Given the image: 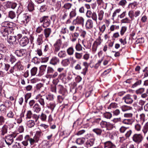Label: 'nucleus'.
I'll return each instance as SVG.
<instances>
[{
  "label": "nucleus",
  "mask_w": 148,
  "mask_h": 148,
  "mask_svg": "<svg viewBox=\"0 0 148 148\" xmlns=\"http://www.w3.org/2000/svg\"><path fill=\"white\" fill-rule=\"evenodd\" d=\"M35 99L37 100L42 106L44 107L45 105L44 99H46L47 101L52 100L54 98L53 95L48 94L41 95L39 94L36 97Z\"/></svg>",
  "instance_id": "f257e3e1"
},
{
  "label": "nucleus",
  "mask_w": 148,
  "mask_h": 148,
  "mask_svg": "<svg viewBox=\"0 0 148 148\" xmlns=\"http://www.w3.org/2000/svg\"><path fill=\"white\" fill-rule=\"evenodd\" d=\"M39 21L40 23L42 24V26L44 28L49 26L51 24V21L48 16H44L41 17Z\"/></svg>",
  "instance_id": "f03ea898"
},
{
  "label": "nucleus",
  "mask_w": 148,
  "mask_h": 148,
  "mask_svg": "<svg viewBox=\"0 0 148 148\" xmlns=\"http://www.w3.org/2000/svg\"><path fill=\"white\" fill-rule=\"evenodd\" d=\"M17 134L16 133H14L6 136L5 141L7 145L8 146L11 145L14 141L13 138H15Z\"/></svg>",
  "instance_id": "7ed1b4c3"
},
{
  "label": "nucleus",
  "mask_w": 148,
  "mask_h": 148,
  "mask_svg": "<svg viewBox=\"0 0 148 148\" xmlns=\"http://www.w3.org/2000/svg\"><path fill=\"white\" fill-rule=\"evenodd\" d=\"M17 18L19 19L21 23L25 25L29 22L30 19V17L26 14H23L20 17L18 16Z\"/></svg>",
  "instance_id": "20e7f679"
},
{
  "label": "nucleus",
  "mask_w": 148,
  "mask_h": 148,
  "mask_svg": "<svg viewBox=\"0 0 148 148\" xmlns=\"http://www.w3.org/2000/svg\"><path fill=\"white\" fill-rule=\"evenodd\" d=\"M133 140L137 144L140 143L143 139V137L142 134H134L132 137Z\"/></svg>",
  "instance_id": "39448f33"
},
{
  "label": "nucleus",
  "mask_w": 148,
  "mask_h": 148,
  "mask_svg": "<svg viewBox=\"0 0 148 148\" xmlns=\"http://www.w3.org/2000/svg\"><path fill=\"white\" fill-rule=\"evenodd\" d=\"M61 40L60 39H58L54 44L53 45L54 47V51L55 54H56L60 50L61 47Z\"/></svg>",
  "instance_id": "423d86ee"
},
{
  "label": "nucleus",
  "mask_w": 148,
  "mask_h": 148,
  "mask_svg": "<svg viewBox=\"0 0 148 148\" xmlns=\"http://www.w3.org/2000/svg\"><path fill=\"white\" fill-rule=\"evenodd\" d=\"M84 18L81 16H77L76 19L73 20L72 23L74 25H79L83 24L84 21Z\"/></svg>",
  "instance_id": "0eeeda50"
},
{
  "label": "nucleus",
  "mask_w": 148,
  "mask_h": 148,
  "mask_svg": "<svg viewBox=\"0 0 148 148\" xmlns=\"http://www.w3.org/2000/svg\"><path fill=\"white\" fill-rule=\"evenodd\" d=\"M86 15L88 18H91L93 20L97 21V16L95 12L92 13L90 10H88L86 12Z\"/></svg>",
  "instance_id": "6e6552de"
},
{
  "label": "nucleus",
  "mask_w": 148,
  "mask_h": 148,
  "mask_svg": "<svg viewBox=\"0 0 148 148\" xmlns=\"http://www.w3.org/2000/svg\"><path fill=\"white\" fill-rule=\"evenodd\" d=\"M25 138H27V140L29 141L31 145H33L36 143H37L38 140L39 138L37 136H34L33 138H30L28 135H26Z\"/></svg>",
  "instance_id": "1a4fd4ad"
},
{
  "label": "nucleus",
  "mask_w": 148,
  "mask_h": 148,
  "mask_svg": "<svg viewBox=\"0 0 148 148\" xmlns=\"http://www.w3.org/2000/svg\"><path fill=\"white\" fill-rule=\"evenodd\" d=\"M29 40L27 36L23 37L19 41V44L22 47H25L29 42Z\"/></svg>",
  "instance_id": "9d476101"
},
{
  "label": "nucleus",
  "mask_w": 148,
  "mask_h": 148,
  "mask_svg": "<svg viewBox=\"0 0 148 148\" xmlns=\"http://www.w3.org/2000/svg\"><path fill=\"white\" fill-rule=\"evenodd\" d=\"M95 140L94 138L88 139L84 143L85 147L88 148L91 147L94 144Z\"/></svg>",
  "instance_id": "9b49d317"
},
{
  "label": "nucleus",
  "mask_w": 148,
  "mask_h": 148,
  "mask_svg": "<svg viewBox=\"0 0 148 148\" xmlns=\"http://www.w3.org/2000/svg\"><path fill=\"white\" fill-rule=\"evenodd\" d=\"M1 34L3 37H6L8 36L11 32L10 29L7 27H2L1 31Z\"/></svg>",
  "instance_id": "f8f14e48"
},
{
  "label": "nucleus",
  "mask_w": 148,
  "mask_h": 148,
  "mask_svg": "<svg viewBox=\"0 0 148 148\" xmlns=\"http://www.w3.org/2000/svg\"><path fill=\"white\" fill-rule=\"evenodd\" d=\"M25 49H21L16 51L15 53L18 57H21L25 55L26 53Z\"/></svg>",
  "instance_id": "ddd939ff"
},
{
  "label": "nucleus",
  "mask_w": 148,
  "mask_h": 148,
  "mask_svg": "<svg viewBox=\"0 0 148 148\" xmlns=\"http://www.w3.org/2000/svg\"><path fill=\"white\" fill-rule=\"evenodd\" d=\"M86 28L87 29H91L93 27V23L92 20L90 19L87 20L85 24Z\"/></svg>",
  "instance_id": "4468645a"
},
{
  "label": "nucleus",
  "mask_w": 148,
  "mask_h": 148,
  "mask_svg": "<svg viewBox=\"0 0 148 148\" xmlns=\"http://www.w3.org/2000/svg\"><path fill=\"white\" fill-rule=\"evenodd\" d=\"M123 99L124 100L125 102L127 104H131L133 102L132 96L130 95H126L123 98Z\"/></svg>",
  "instance_id": "2eb2a0df"
},
{
  "label": "nucleus",
  "mask_w": 148,
  "mask_h": 148,
  "mask_svg": "<svg viewBox=\"0 0 148 148\" xmlns=\"http://www.w3.org/2000/svg\"><path fill=\"white\" fill-rule=\"evenodd\" d=\"M57 88L59 90V93L62 94L63 95H65L66 92V89L62 86L61 85H58Z\"/></svg>",
  "instance_id": "dca6fc26"
},
{
  "label": "nucleus",
  "mask_w": 148,
  "mask_h": 148,
  "mask_svg": "<svg viewBox=\"0 0 148 148\" xmlns=\"http://www.w3.org/2000/svg\"><path fill=\"white\" fill-rule=\"evenodd\" d=\"M60 60L56 56L53 57L50 60L49 63L53 65H56L59 63Z\"/></svg>",
  "instance_id": "f3484780"
},
{
  "label": "nucleus",
  "mask_w": 148,
  "mask_h": 148,
  "mask_svg": "<svg viewBox=\"0 0 148 148\" xmlns=\"http://www.w3.org/2000/svg\"><path fill=\"white\" fill-rule=\"evenodd\" d=\"M104 148H116L115 145L110 141H108L104 143Z\"/></svg>",
  "instance_id": "a211bd4d"
},
{
  "label": "nucleus",
  "mask_w": 148,
  "mask_h": 148,
  "mask_svg": "<svg viewBox=\"0 0 148 148\" xmlns=\"http://www.w3.org/2000/svg\"><path fill=\"white\" fill-rule=\"evenodd\" d=\"M17 3L15 2L8 1L7 2L6 6L7 8L14 9L17 6Z\"/></svg>",
  "instance_id": "6ab92c4d"
},
{
  "label": "nucleus",
  "mask_w": 148,
  "mask_h": 148,
  "mask_svg": "<svg viewBox=\"0 0 148 148\" xmlns=\"http://www.w3.org/2000/svg\"><path fill=\"white\" fill-rule=\"evenodd\" d=\"M16 39V37L11 36L8 39V41L10 45H16L17 43Z\"/></svg>",
  "instance_id": "aec40b11"
},
{
  "label": "nucleus",
  "mask_w": 148,
  "mask_h": 148,
  "mask_svg": "<svg viewBox=\"0 0 148 148\" xmlns=\"http://www.w3.org/2000/svg\"><path fill=\"white\" fill-rule=\"evenodd\" d=\"M51 32V29L49 28H47L44 29V34L46 38H47L49 36Z\"/></svg>",
  "instance_id": "412c9836"
},
{
  "label": "nucleus",
  "mask_w": 148,
  "mask_h": 148,
  "mask_svg": "<svg viewBox=\"0 0 148 148\" xmlns=\"http://www.w3.org/2000/svg\"><path fill=\"white\" fill-rule=\"evenodd\" d=\"M8 127L6 125H4L1 128V130L0 135L3 136L7 134L8 132Z\"/></svg>",
  "instance_id": "4be33fe9"
},
{
  "label": "nucleus",
  "mask_w": 148,
  "mask_h": 148,
  "mask_svg": "<svg viewBox=\"0 0 148 148\" xmlns=\"http://www.w3.org/2000/svg\"><path fill=\"white\" fill-rule=\"evenodd\" d=\"M33 110L34 112L38 113L41 110L40 106L37 103H36L33 107Z\"/></svg>",
  "instance_id": "5701e85b"
},
{
  "label": "nucleus",
  "mask_w": 148,
  "mask_h": 148,
  "mask_svg": "<svg viewBox=\"0 0 148 148\" xmlns=\"http://www.w3.org/2000/svg\"><path fill=\"white\" fill-rule=\"evenodd\" d=\"M43 34H41L40 35H38L36 42V43L38 45H40L42 44L43 42Z\"/></svg>",
  "instance_id": "b1692460"
},
{
  "label": "nucleus",
  "mask_w": 148,
  "mask_h": 148,
  "mask_svg": "<svg viewBox=\"0 0 148 148\" xmlns=\"http://www.w3.org/2000/svg\"><path fill=\"white\" fill-rule=\"evenodd\" d=\"M79 35V33L76 32H75L71 34V41L73 42L75 41L77 39Z\"/></svg>",
  "instance_id": "393cba45"
},
{
  "label": "nucleus",
  "mask_w": 148,
  "mask_h": 148,
  "mask_svg": "<svg viewBox=\"0 0 148 148\" xmlns=\"http://www.w3.org/2000/svg\"><path fill=\"white\" fill-rule=\"evenodd\" d=\"M56 106V102L54 101L50 102L49 104L47 105V107L48 108L51 110L52 112L53 111Z\"/></svg>",
  "instance_id": "a878e982"
},
{
  "label": "nucleus",
  "mask_w": 148,
  "mask_h": 148,
  "mask_svg": "<svg viewBox=\"0 0 148 148\" xmlns=\"http://www.w3.org/2000/svg\"><path fill=\"white\" fill-rule=\"evenodd\" d=\"M24 116L23 114H21L19 116H17L16 117H15V120L16 121L17 123L18 124L21 123L22 121V118Z\"/></svg>",
  "instance_id": "bb28decb"
},
{
  "label": "nucleus",
  "mask_w": 148,
  "mask_h": 148,
  "mask_svg": "<svg viewBox=\"0 0 148 148\" xmlns=\"http://www.w3.org/2000/svg\"><path fill=\"white\" fill-rule=\"evenodd\" d=\"M135 80L136 82L132 85L131 87L132 88H134L141 84L142 80H141L138 79H136Z\"/></svg>",
  "instance_id": "cd10ccee"
},
{
  "label": "nucleus",
  "mask_w": 148,
  "mask_h": 148,
  "mask_svg": "<svg viewBox=\"0 0 148 148\" xmlns=\"http://www.w3.org/2000/svg\"><path fill=\"white\" fill-rule=\"evenodd\" d=\"M85 141H86L85 138H79L76 140V143L78 145H81L84 144Z\"/></svg>",
  "instance_id": "c85d7f7f"
},
{
  "label": "nucleus",
  "mask_w": 148,
  "mask_h": 148,
  "mask_svg": "<svg viewBox=\"0 0 148 148\" xmlns=\"http://www.w3.org/2000/svg\"><path fill=\"white\" fill-rule=\"evenodd\" d=\"M7 116L9 119H14L15 117L14 112L13 111H9L7 114Z\"/></svg>",
  "instance_id": "c756f323"
},
{
  "label": "nucleus",
  "mask_w": 148,
  "mask_h": 148,
  "mask_svg": "<svg viewBox=\"0 0 148 148\" xmlns=\"http://www.w3.org/2000/svg\"><path fill=\"white\" fill-rule=\"evenodd\" d=\"M142 131L145 135L148 132V122L144 124L143 127Z\"/></svg>",
  "instance_id": "7c9ffc66"
},
{
  "label": "nucleus",
  "mask_w": 148,
  "mask_h": 148,
  "mask_svg": "<svg viewBox=\"0 0 148 148\" xmlns=\"http://www.w3.org/2000/svg\"><path fill=\"white\" fill-rule=\"evenodd\" d=\"M15 67L19 71H22L24 69V66L21 64L19 62L16 63L15 66Z\"/></svg>",
  "instance_id": "2f4dec72"
},
{
  "label": "nucleus",
  "mask_w": 148,
  "mask_h": 148,
  "mask_svg": "<svg viewBox=\"0 0 148 148\" xmlns=\"http://www.w3.org/2000/svg\"><path fill=\"white\" fill-rule=\"evenodd\" d=\"M92 131L95 133L97 135L100 136L102 132V130L99 128H96L92 130Z\"/></svg>",
  "instance_id": "473e14b6"
},
{
  "label": "nucleus",
  "mask_w": 148,
  "mask_h": 148,
  "mask_svg": "<svg viewBox=\"0 0 148 148\" xmlns=\"http://www.w3.org/2000/svg\"><path fill=\"white\" fill-rule=\"evenodd\" d=\"M35 124V121L33 120H29L27 123V126L29 128H32L34 126Z\"/></svg>",
  "instance_id": "72a5a7b5"
},
{
  "label": "nucleus",
  "mask_w": 148,
  "mask_h": 148,
  "mask_svg": "<svg viewBox=\"0 0 148 148\" xmlns=\"http://www.w3.org/2000/svg\"><path fill=\"white\" fill-rule=\"evenodd\" d=\"M128 15L130 18L131 19V21L134 19L135 15L134 11L133 10H131L130 11L128 12Z\"/></svg>",
  "instance_id": "f704fd0d"
},
{
  "label": "nucleus",
  "mask_w": 148,
  "mask_h": 148,
  "mask_svg": "<svg viewBox=\"0 0 148 148\" xmlns=\"http://www.w3.org/2000/svg\"><path fill=\"white\" fill-rule=\"evenodd\" d=\"M34 4L32 1L29 2L28 4L27 8L28 10L30 12L32 11L34 9Z\"/></svg>",
  "instance_id": "c9c22d12"
},
{
  "label": "nucleus",
  "mask_w": 148,
  "mask_h": 148,
  "mask_svg": "<svg viewBox=\"0 0 148 148\" xmlns=\"http://www.w3.org/2000/svg\"><path fill=\"white\" fill-rule=\"evenodd\" d=\"M132 120L130 119H124L122 121V123H123L127 125L131 124L132 123Z\"/></svg>",
  "instance_id": "e433bc0d"
},
{
  "label": "nucleus",
  "mask_w": 148,
  "mask_h": 148,
  "mask_svg": "<svg viewBox=\"0 0 148 148\" xmlns=\"http://www.w3.org/2000/svg\"><path fill=\"white\" fill-rule=\"evenodd\" d=\"M33 114L31 110H29L27 111L26 115V119H31Z\"/></svg>",
  "instance_id": "4c0bfd02"
},
{
  "label": "nucleus",
  "mask_w": 148,
  "mask_h": 148,
  "mask_svg": "<svg viewBox=\"0 0 148 148\" xmlns=\"http://www.w3.org/2000/svg\"><path fill=\"white\" fill-rule=\"evenodd\" d=\"M8 17L12 19H13L16 17L15 12L12 11H9L8 13Z\"/></svg>",
  "instance_id": "58836bf2"
},
{
  "label": "nucleus",
  "mask_w": 148,
  "mask_h": 148,
  "mask_svg": "<svg viewBox=\"0 0 148 148\" xmlns=\"http://www.w3.org/2000/svg\"><path fill=\"white\" fill-rule=\"evenodd\" d=\"M58 56L60 58H63L65 57L66 56V52L64 51H61L58 53Z\"/></svg>",
  "instance_id": "ea45409f"
},
{
  "label": "nucleus",
  "mask_w": 148,
  "mask_h": 148,
  "mask_svg": "<svg viewBox=\"0 0 148 148\" xmlns=\"http://www.w3.org/2000/svg\"><path fill=\"white\" fill-rule=\"evenodd\" d=\"M121 108L123 112L126 111L130 110L132 109V107L127 106L123 105L121 107Z\"/></svg>",
  "instance_id": "a19ab883"
},
{
  "label": "nucleus",
  "mask_w": 148,
  "mask_h": 148,
  "mask_svg": "<svg viewBox=\"0 0 148 148\" xmlns=\"http://www.w3.org/2000/svg\"><path fill=\"white\" fill-rule=\"evenodd\" d=\"M42 145L44 148H49L51 146L48 142L47 141H45L42 143Z\"/></svg>",
  "instance_id": "79ce46f5"
},
{
  "label": "nucleus",
  "mask_w": 148,
  "mask_h": 148,
  "mask_svg": "<svg viewBox=\"0 0 148 148\" xmlns=\"http://www.w3.org/2000/svg\"><path fill=\"white\" fill-rule=\"evenodd\" d=\"M10 23L8 21L4 22L1 24V26L3 27H7L10 29Z\"/></svg>",
  "instance_id": "37998d69"
},
{
  "label": "nucleus",
  "mask_w": 148,
  "mask_h": 148,
  "mask_svg": "<svg viewBox=\"0 0 148 148\" xmlns=\"http://www.w3.org/2000/svg\"><path fill=\"white\" fill-rule=\"evenodd\" d=\"M37 71V68L34 67L31 70V74L32 76H34L36 73Z\"/></svg>",
  "instance_id": "c03bdc74"
},
{
  "label": "nucleus",
  "mask_w": 148,
  "mask_h": 148,
  "mask_svg": "<svg viewBox=\"0 0 148 148\" xmlns=\"http://www.w3.org/2000/svg\"><path fill=\"white\" fill-rule=\"evenodd\" d=\"M74 51V49L72 47H70L67 50V52L68 55H72Z\"/></svg>",
  "instance_id": "a18cd8bd"
},
{
  "label": "nucleus",
  "mask_w": 148,
  "mask_h": 148,
  "mask_svg": "<svg viewBox=\"0 0 148 148\" xmlns=\"http://www.w3.org/2000/svg\"><path fill=\"white\" fill-rule=\"evenodd\" d=\"M46 115L43 113H42L39 116V118L42 121H45L47 119Z\"/></svg>",
  "instance_id": "49530a36"
},
{
  "label": "nucleus",
  "mask_w": 148,
  "mask_h": 148,
  "mask_svg": "<svg viewBox=\"0 0 148 148\" xmlns=\"http://www.w3.org/2000/svg\"><path fill=\"white\" fill-rule=\"evenodd\" d=\"M6 50V47L2 44L0 43V51L4 53L5 52Z\"/></svg>",
  "instance_id": "de8ad7c7"
},
{
  "label": "nucleus",
  "mask_w": 148,
  "mask_h": 148,
  "mask_svg": "<svg viewBox=\"0 0 148 148\" xmlns=\"http://www.w3.org/2000/svg\"><path fill=\"white\" fill-rule=\"evenodd\" d=\"M72 5V4L69 3H66L64 5L63 8L66 10H69L71 8Z\"/></svg>",
  "instance_id": "09e8293b"
},
{
  "label": "nucleus",
  "mask_w": 148,
  "mask_h": 148,
  "mask_svg": "<svg viewBox=\"0 0 148 148\" xmlns=\"http://www.w3.org/2000/svg\"><path fill=\"white\" fill-rule=\"evenodd\" d=\"M126 0H121L119 2V5L124 8L127 3Z\"/></svg>",
  "instance_id": "8fccbe9b"
},
{
  "label": "nucleus",
  "mask_w": 148,
  "mask_h": 148,
  "mask_svg": "<svg viewBox=\"0 0 148 148\" xmlns=\"http://www.w3.org/2000/svg\"><path fill=\"white\" fill-rule=\"evenodd\" d=\"M104 14V12L102 10L100 11L98 14V19L101 21L103 19V18Z\"/></svg>",
  "instance_id": "3c124183"
},
{
  "label": "nucleus",
  "mask_w": 148,
  "mask_h": 148,
  "mask_svg": "<svg viewBox=\"0 0 148 148\" xmlns=\"http://www.w3.org/2000/svg\"><path fill=\"white\" fill-rule=\"evenodd\" d=\"M75 48L76 51H80L82 50V47L81 45L79 43L76 45Z\"/></svg>",
  "instance_id": "603ef678"
},
{
  "label": "nucleus",
  "mask_w": 148,
  "mask_h": 148,
  "mask_svg": "<svg viewBox=\"0 0 148 148\" xmlns=\"http://www.w3.org/2000/svg\"><path fill=\"white\" fill-rule=\"evenodd\" d=\"M62 63L64 66H67L70 63L69 59H64L62 61Z\"/></svg>",
  "instance_id": "864d4df0"
},
{
  "label": "nucleus",
  "mask_w": 148,
  "mask_h": 148,
  "mask_svg": "<svg viewBox=\"0 0 148 148\" xmlns=\"http://www.w3.org/2000/svg\"><path fill=\"white\" fill-rule=\"evenodd\" d=\"M76 15L75 11L74 10L71 11L69 14V17L70 18H72L73 17H75Z\"/></svg>",
  "instance_id": "5fc2aeb1"
},
{
  "label": "nucleus",
  "mask_w": 148,
  "mask_h": 148,
  "mask_svg": "<svg viewBox=\"0 0 148 148\" xmlns=\"http://www.w3.org/2000/svg\"><path fill=\"white\" fill-rule=\"evenodd\" d=\"M82 56V53L76 52L75 53V56L76 58L80 59L81 58Z\"/></svg>",
  "instance_id": "6e6d98bb"
},
{
  "label": "nucleus",
  "mask_w": 148,
  "mask_h": 148,
  "mask_svg": "<svg viewBox=\"0 0 148 148\" xmlns=\"http://www.w3.org/2000/svg\"><path fill=\"white\" fill-rule=\"evenodd\" d=\"M127 27L126 26H123L121 27L120 31V34L122 36H123L127 30Z\"/></svg>",
  "instance_id": "4d7b16f0"
},
{
  "label": "nucleus",
  "mask_w": 148,
  "mask_h": 148,
  "mask_svg": "<svg viewBox=\"0 0 148 148\" xmlns=\"http://www.w3.org/2000/svg\"><path fill=\"white\" fill-rule=\"evenodd\" d=\"M117 107V104L115 103H112L110 104L108 107V109H112L116 108Z\"/></svg>",
  "instance_id": "13d9d810"
},
{
  "label": "nucleus",
  "mask_w": 148,
  "mask_h": 148,
  "mask_svg": "<svg viewBox=\"0 0 148 148\" xmlns=\"http://www.w3.org/2000/svg\"><path fill=\"white\" fill-rule=\"evenodd\" d=\"M58 75V73L57 72H55L53 74H50L48 75H47L46 77L47 78H54L56 77Z\"/></svg>",
  "instance_id": "bf43d9fd"
},
{
  "label": "nucleus",
  "mask_w": 148,
  "mask_h": 148,
  "mask_svg": "<svg viewBox=\"0 0 148 148\" xmlns=\"http://www.w3.org/2000/svg\"><path fill=\"white\" fill-rule=\"evenodd\" d=\"M103 115L105 118L108 119H110L112 116V114L110 112L104 113Z\"/></svg>",
  "instance_id": "052dcab7"
},
{
  "label": "nucleus",
  "mask_w": 148,
  "mask_h": 148,
  "mask_svg": "<svg viewBox=\"0 0 148 148\" xmlns=\"http://www.w3.org/2000/svg\"><path fill=\"white\" fill-rule=\"evenodd\" d=\"M23 147V145L21 143H16L13 146V148H21Z\"/></svg>",
  "instance_id": "680f3d73"
},
{
  "label": "nucleus",
  "mask_w": 148,
  "mask_h": 148,
  "mask_svg": "<svg viewBox=\"0 0 148 148\" xmlns=\"http://www.w3.org/2000/svg\"><path fill=\"white\" fill-rule=\"evenodd\" d=\"M54 71V70L53 69L50 67L48 66L47 68V74H50L53 73Z\"/></svg>",
  "instance_id": "e2e57ef3"
},
{
  "label": "nucleus",
  "mask_w": 148,
  "mask_h": 148,
  "mask_svg": "<svg viewBox=\"0 0 148 148\" xmlns=\"http://www.w3.org/2000/svg\"><path fill=\"white\" fill-rule=\"evenodd\" d=\"M145 91V88H141L137 90L136 91V92L137 94H141Z\"/></svg>",
  "instance_id": "0e129e2a"
},
{
  "label": "nucleus",
  "mask_w": 148,
  "mask_h": 148,
  "mask_svg": "<svg viewBox=\"0 0 148 148\" xmlns=\"http://www.w3.org/2000/svg\"><path fill=\"white\" fill-rule=\"evenodd\" d=\"M130 19L127 17H126L121 21V23H130Z\"/></svg>",
  "instance_id": "69168bd1"
},
{
  "label": "nucleus",
  "mask_w": 148,
  "mask_h": 148,
  "mask_svg": "<svg viewBox=\"0 0 148 148\" xmlns=\"http://www.w3.org/2000/svg\"><path fill=\"white\" fill-rule=\"evenodd\" d=\"M107 123V122L102 121L100 124L101 127L102 128L106 127Z\"/></svg>",
  "instance_id": "338daca9"
},
{
  "label": "nucleus",
  "mask_w": 148,
  "mask_h": 148,
  "mask_svg": "<svg viewBox=\"0 0 148 148\" xmlns=\"http://www.w3.org/2000/svg\"><path fill=\"white\" fill-rule=\"evenodd\" d=\"M43 29L42 26H38V27L36 30V32L37 33H40L43 31Z\"/></svg>",
  "instance_id": "774afa93"
}]
</instances>
